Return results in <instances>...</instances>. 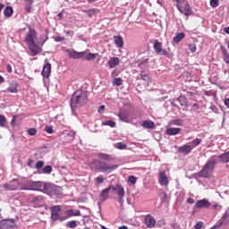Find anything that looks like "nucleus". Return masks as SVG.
<instances>
[{
	"label": "nucleus",
	"mask_w": 229,
	"mask_h": 229,
	"mask_svg": "<svg viewBox=\"0 0 229 229\" xmlns=\"http://www.w3.org/2000/svg\"><path fill=\"white\" fill-rule=\"evenodd\" d=\"M25 42L28 44L31 56H37V55L42 53V46H44V42L46 41H44L40 46L37 42V30L31 27H29V31L26 34Z\"/></svg>",
	"instance_id": "nucleus-1"
},
{
	"label": "nucleus",
	"mask_w": 229,
	"mask_h": 229,
	"mask_svg": "<svg viewBox=\"0 0 229 229\" xmlns=\"http://www.w3.org/2000/svg\"><path fill=\"white\" fill-rule=\"evenodd\" d=\"M89 101V97L87 96V92L80 89L75 91L71 98V107L72 110L78 106H83L87 105Z\"/></svg>",
	"instance_id": "nucleus-2"
},
{
	"label": "nucleus",
	"mask_w": 229,
	"mask_h": 229,
	"mask_svg": "<svg viewBox=\"0 0 229 229\" xmlns=\"http://www.w3.org/2000/svg\"><path fill=\"white\" fill-rule=\"evenodd\" d=\"M216 157H211L207 163L203 165L202 169L199 172V178H210L214 170L216 169Z\"/></svg>",
	"instance_id": "nucleus-3"
},
{
	"label": "nucleus",
	"mask_w": 229,
	"mask_h": 229,
	"mask_svg": "<svg viewBox=\"0 0 229 229\" xmlns=\"http://www.w3.org/2000/svg\"><path fill=\"white\" fill-rule=\"evenodd\" d=\"M91 167H94L98 173H113L119 167V165H109L106 161L94 160L91 163Z\"/></svg>",
	"instance_id": "nucleus-4"
},
{
	"label": "nucleus",
	"mask_w": 229,
	"mask_h": 229,
	"mask_svg": "<svg viewBox=\"0 0 229 229\" xmlns=\"http://www.w3.org/2000/svg\"><path fill=\"white\" fill-rule=\"evenodd\" d=\"M201 144V139L196 138L195 140L178 147V153H182V155H189L194 148H198Z\"/></svg>",
	"instance_id": "nucleus-5"
},
{
	"label": "nucleus",
	"mask_w": 229,
	"mask_h": 229,
	"mask_svg": "<svg viewBox=\"0 0 229 229\" xmlns=\"http://www.w3.org/2000/svg\"><path fill=\"white\" fill-rule=\"evenodd\" d=\"M46 185H47V183L42 182L40 181H28L25 184V187H27L28 191H44L46 192Z\"/></svg>",
	"instance_id": "nucleus-6"
},
{
	"label": "nucleus",
	"mask_w": 229,
	"mask_h": 229,
	"mask_svg": "<svg viewBox=\"0 0 229 229\" xmlns=\"http://www.w3.org/2000/svg\"><path fill=\"white\" fill-rule=\"evenodd\" d=\"M176 3V6L181 13H183V15H191L192 13V10H191V7L189 6V4L187 1L180 2V0H174Z\"/></svg>",
	"instance_id": "nucleus-7"
},
{
	"label": "nucleus",
	"mask_w": 229,
	"mask_h": 229,
	"mask_svg": "<svg viewBox=\"0 0 229 229\" xmlns=\"http://www.w3.org/2000/svg\"><path fill=\"white\" fill-rule=\"evenodd\" d=\"M112 191L115 192L118 196V202L123 205L124 203V196H126V191H124V187L121 184H116L115 186L111 185Z\"/></svg>",
	"instance_id": "nucleus-8"
},
{
	"label": "nucleus",
	"mask_w": 229,
	"mask_h": 229,
	"mask_svg": "<svg viewBox=\"0 0 229 229\" xmlns=\"http://www.w3.org/2000/svg\"><path fill=\"white\" fill-rule=\"evenodd\" d=\"M62 211V208L60 206H53L50 208L51 212V219L53 221H65L66 217L60 216V212Z\"/></svg>",
	"instance_id": "nucleus-9"
},
{
	"label": "nucleus",
	"mask_w": 229,
	"mask_h": 229,
	"mask_svg": "<svg viewBox=\"0 0 229 229\" xmlns=\"http://www.w3.org/2000/svg\"><path fill=\"white\" fill-rule=\"evenodd\" d=\"M46 191L45 192H51V194H54L56 196V198H61L62 196V187L56 186L55 184L47 183L45 185Z\"/></svg>",
	"instance_id": "nucleus-10"
},
{
	"label": "nucleus",
	"mask_w": 229,
	"mask_h": 229,
	"mask_svg": "<svg viewBox=\"0 0 229 229\" xmlns=\"http://www.w3.org/2000/svg\"><path fill=\"white\" fill-rule=\"evenodd\" d=\"M154 50L156 51L157 55H162L163 56L169 55V52L162 48V44L158 40L154 42Z\"/></svg>",
	"instance_id": "nucleus-11"
},
{
	"label": "nucleus",
	"mask_w": 229,
	"mask_h": 229,
	"mask_svg": "<svg viewBox=\"0 0 229 229\" xmlns=\"http://www.w3.org/2000/svg\"><path fill=\"white\" fill-rule=\"evenodd\" d=\"M14 225H15V220L13 219L0 220V229L13 228Z\"/></svg>",
	"instance_id": "nucleus-12"
},
{
	"label": "nucleus",
	"mask_w": 229,
	"mask_h": 229,
	"mask_svg": "<svg viewBox=\"0 0 229 229\" xmlns=\"http://www.w3.org/2000/svg\"><path fill=\"white\" fill-rule=\"evenodd\" d=\"M145 225L147 228H155V225H157V220L153 216L147 215L145 216Z\"/></svg>",
	"instance_id": "nucleus-13"
},
{
	"label": "nucleus",
	"mask_w": 229,
	"mask_h": 229,
	"mask_svg": "<svg viewBox=\"0 0 229 229\" xmlns=\"http://www.w3.org/2000/svg\"><path fill=\"white\" fill-rule=\"evenodd\" d=\"M210 202L207 199L198 200L195 204V208H210Z\"/></svg>",
	"instance_id": "nucleus-14"
},
{
	"label": "nucleus",
	"mask_w": 229,
	"mask_h": 229,
	"mask_svg": "<svg viewBox=\"0 0 229 229\" xmlns=\"http://www.w3.org/2000/svg\"><path fill=\"white\" fill-rule=\"evenodd\" d=\"M97 157H98L100 160H104L105 162H114V160H115L113 155L106 153H98L97 154Z\"/></svg>",
	"instance_id": "nucleus-15"
},
{
	"label": "nucleus",
	"mask_w": 229,
	"mask_h": 229,
	"mask_svg": "<svg viewBox=\"0 0 229 229\" xmlns=\"http://www.w3.org/2000/svg\"><path fill=\"white\" fill-rule=\"evenodd\" d=\"M68 55L70 58H74V59L83 58V56H85V51L76 52L75 50H68Z\"/></svg>",
	"instance_id": "nucleus-16"
},
{
	"label": "nucleus",
	"mask_w": 229,
	"mask_h": 229,
	"mask_svg": "<svg viewBox=\"0 0 229 229\" xmlns=\"http://www.w3.org/2000/svg\"><path fill=\"white\" fill-rule=\"evenodd\" d=\"M41 74H42L43 78H49V76H51V64L47 63L43 66Z\"/></svg>",
	"instance_id": "nucleus-17"
},
{
	"label": "nucleus",
	"mask_w": 229,
	"mask_h": 229,
	"mask_svg": "<svg viewBox=\"0 0 229 229\" xmlns=\"http://www.w3.org/2000/svg\"><path fill=\"white\" fill-rule=\"evenodd\" d=\"M159 183L162 186L169 185V179H167V175L165 174V172H161L159 174Z\"/></svg>",
	"instance_id": "nucleus-18"
},
{
	"label": "nucleus",
	"mask_w": 229,
	"mask_h": 229,
	"mask_svg": "<svg viewBox=\"0 0 229 229\" xmlns=\"http://www.w3.org/2000/svg\"><path fill=\"white\" fill-rule=\"evenodd\" d=\"M110 190H112V187L109 186L108 188L106 189H104L101 192H100V199L102 201H106V199H108L109 198V194H110Z\"/></svg>",
	"instance_id": "nucleus-19"
},
{
	"label": "nucleus",
	"mask_w": 229,
	"mask_h": 229,
	"mask_svg": "<svg viewBox=\"0 0 229 229\" xmlns=\"http://www.w3.org/2000/svg\"><path fill=\"white\" fill-rule=\"evenodd\" d=\"M141 126L147 130H153L155 129V122L151 120H145L143 121Z\"/></svg>",
	"instance_id": "nucleus-20"
},
{
	"label": "nucleus",
	"mask_w": 229,
	"mask_h": 229,
	"mask_svg": "<svg viewBox=\"0 0 229 229\" xmlns=\"http://www.w3.org/2000/svg\"><path fill=\"white\" fill-rule=\"evenodd\" d=\"M19 84L16 82H13L10 84V86L7 89V92H11L12 94H17L19 92Z\"/></svg>",
	"instance_id": "nucleus-21"
},
{
	"label": "nucleus",
	"mask_w": 229,
	"mask_h": 229,
	"mask_svg": "<svg viewBox=\"0 0 229 229\" xmlns=\"http://www.w3.org/2000/svg\"><path fill=\"white\" fill-rule=\"evenodd\" d=\"M220 49L222 51V55H223V60L224 62H225V64H229V52L226 49V47L221 46Z\"/></svg>",
	"instance_id": "nucleus-22"
},
{
	"label": "nucleus",
	"mask_w": 229,
	"mask_h": 229,
	"mask_svg": "<svg viewBox=\"0 0 229 229\" xmlns=\"http://www.w3.org/2000/svg\"><path fill=\"white\" fill-rule=\"evenodd\" d=\"M120 59L119 57H111L108 61V65L110 69H114V67H117L119 64Z\"/></svg>",
	"instance_id": "nucleus-23"
},
{
	"label": "nucleus",
	"mask_w": 229,
	"mask_h": 229,
	"mask_svg": "<svg viewBox=\"0 0 229 229\" xmlns=\"http://www.w3.org/2000/svg\"><path fill=\"white\" fill-rule=\"evenodd\" d=\"M53 173V166L51 165H47L43 167L41 170L38 171V174H51Z\"/></svg>",
	"instance_id": "nucleus-24"
},
{
	"label": "nucleus",
	"mask_w": 229,
	"mask_h": 229,
	"mask_svg": "<svg viewBox=\"0 0 229 229\" xmlns=\"http://www.w3.org/2000/svg\"><path fill=\"white\" fill-rule=\"evenodd\" d=\"M113 38L114 40V44H115V46H117V47H123L124 40H123V37L114 36Z\"/></svg>",
	"instance_id": "nucleus-25"
},
{
	"label": "nucleus",
	"mask_w": 229,
	"mask_h": 229,
	"mask_svg": "<svg viewBox=\"0 0 229 229\" xmlns=\"http://www.w3.org/2000/svg\"><path fill=\"white\" fill-rule=\"evenodd\" d=\"M182 131L181 128L171 127L166 130V135H178Z\"/></svg>",
	"instance_id": "nucleus-26"
},
{
	"label": "nucleus",
	"mask_w": 229,
	"mask_h": 229,
	"mask_svg": "<svg viewBox=\"0 0 229 229\" xmlns=\"http://www.w3.org/2000/svg\"><path fill=\"white\" fill-rule=\"evenodd\" d=\"M182 38H185V33H178L175 37L173 38V42L174 44H180Z\"/></svg>",
	"instance_id": "nucleus-27"
},
{
	"label": "nucleus",
	"mask_w": 229,
	"mask_h": 229,
	"mask_svg": "<svg viewBox=\"0 0 229 229\" xmlns=\"http://www.w3.org/2000/svg\"><path fill=\"white\" fill-rule=\"evenodd\" d=\"M99 55V54L96 53H89L86 55H84L82 58H84V60H87L88 62H92V60H96V58H98V56Z\"/></svg>",
	"instance_id": "nucleus-28"
},
{
	"label": "nucleus",
	"mask_w": 229,
	"mask_h": 229,
	"mask_svg": "<svg viewBox=\"0 0 229 229\" xmlns=\"http://www.w3.org/2000/svg\"><path fill=\"white\" fill-rule=\"evenodd\" d=\"M81 216V213L80 212V210H72V209H68L66 210V219L67 217H72V216Z\"/></svg>",
	"instance_id": "nucleus-29"
},
{
	"label": "nucleus",
	"mask_w": 229,
	"mask_h": 229,
	"mask_svg": "<svg viewBox=\"0 0 229 229\" xmlns=\"http://www.w3.org/2000/svg\"><path fill=\"white\" fill-rule=\"evenodd\" d=\"M218 158L223 164H228V162H229V151L219 155Z\"/></svg>",
	"instance_id": "nucleus-30"
},
{
	"label": "nucleus",
	"mask_w": 229,
	"mask_h": 229,
	"mask_svg": "<svg viewBox=\"0 0 229 229\" xmlns=\"http://www.w3.org/2000/svg\"><path fill=\"white\" fill-rule=\"evenodd\" d=\"M117 117H119L120 120H121L123 123H129V122H130V118L128 117V113L120 112V113L117 114Z\"/></svg>",
	"instance_id": "nucleus-31"
},
{
	"label": "nucleus",
	"mask_w": 229,
	"mask_h": 229,
	"mask_svg": "<svg viewBox=\"0 0 229 229\" xmlns=\"http://www.w3.org/2000/svg\"><path fill=\"white\" fill-rule=\"evenodd\" d=\"M100 10L98 8H93V9H89L85 11V13H87V15H89V17H92L93 15H96V13H99Z\"/></svg>",
	"instance_id": "nucleus-32"
},
{
	"label": "nucleus",
	"mask_w": 229,
	"mask_h": 229,
	"mask_svg": "<svg viewBox=\"0 0 229 229\" xmlns=\"http://www.w3.org/2000/svg\"><path fill=\"white\" fill-rule=\"evenodd\" d=\"M4 14V17H12V15H13V9L10 6L5 7Z\"/></svg>",
	"instance_id": "nucleus-33"
},
{
	"label": "nucleus",
	"mask_w": 229,
	"mask_h": 229,
	"mask_svg": "<svg viewBox=\"0 0 229 229\" xmlns=\"http://www.w3.org/2000/svg\"><path fill=\"white\" fill-rule=\"evenodd\" d=\"M33 4V0H25V11L30 13H31V5Z\"/></svg>",
	"instance_id": "nucleus-34"
},
{
	"label": "nucleus",
	"mask_w": 229,
	"mask_h": 229,
	"mask_svg": "<svg viewBox=\"0 0 229 229\" xmlns=\"http://www.w3.org/2000/svg\"><path fill=\"white\" fill-rule=\"evenodd\" d=\"M178 101L181 105V106H189V101L185 97H179Z\"/></svg>",
	"instance_id": "nucleus-35"
},
{
	"label": "nucleus",
	"mask_w": 229,
	"mask_h": 229,
	"mask_svg": "<svg viewBox=\"0 0 229 229\" xmlns=\"http://www.w3.org/2000/svg\"><path fill=\"white\" fill-rule=\"evenodd\" d=\"M117 124L115 122L109 120L107 122H102V126H110V128H115Z\"/></svg>",
	"instance_id": "nucleus-36"
},
{
	"label": "nucleus",
	"mask_w": 229,
	"mask_h": 229,
	"mask_svg": "<svg viewBox=\"0 0 229 229\" xmlns=\"http://www.w3.org/2000/svg\"><path fill=\"white\" fill-rule=\"evenodd\" d=\"M114 148H116V149H126V148H128V145H126V143L123 142H117L114 145Z\"/></svg>",
	"instance_id": "nucleus-37"
},
{
	"label": "nucleus",
	"mask_w": 229,
	"mask_h": 229,
	"mask_svg": "<svg viewBox=\"0 0 229 229\" xmlns=\"http://www.w3.org/2000/svg\"><path fill=\"white\" fill-rule=\"evenodd\" d=\"M6 126V117L3 114H0V127L4 128Z\"/></svg>",
	"instance_id": "nucleus-38"
},
{
	"label": "nucleus",
	"mask_w": 229,
	"mask_h": 229,
	"mask_svg": "<svg viewBox=\"0 0 229 229\" xmlns=\"http://www.w3.org/2000/svg\"><path fill=\"white\" fill-rule=\"evenodd\" d=\"M114 85H116V87H121L123 85V79L122 78H115L113 81Z\"/></svg>",
	"instance_id": "nucleus-39"
},
{
	"label": "nucleus",
	"mask_w": 229,
	"mask_h": 229,
	"mask_svg": "<svg viewBox=\"0 0 229 229\" xmlns=\"http://www.w3.org/2000/svg\"><path fill=\"white\" fill-rule=\"evenodd\" d=\"M11 184V191H17L19 189V182L13 181Z\"/></svg>",
	"instance_id": "nucleus-40"
},
{
	"label": "nucleus",
	"mask_w": 229,
	"mask_h": 229,
	"mask_svg": "<svg viewBox=\"0 0 229 229\" xmlns=\"http://www.w3.org/2000/svg\"><path fill=\"white\" fill-rule=\"evenodd\" d=\"M172 124H174V126H182L183 121H182V119H175L172 122Z\"/></svg>",
	"instance_id": "nucleus-41"
},
{
	"label": "nucleus",
	"mask_w": 229,
	"mask_h": 229,
	"mask_svg": "<svg viewBox=\"0 0 229 229\" xmlns=\"http://www.w3.org/2000/svg\"><path fill=\"white\" fill-rule=\"evenodd\" d=\"M66 226L68 228H76L78 226V224H76V221L72 220L67 223Z\"/></svg>",
	"instance_id": "nucleus-42"
},
{
	"label": "nucleus",
	"mask_w": 229,
	"mask_h": 229,
	"mask_svg": "<svg viewBox=\"0 0 229 229\" xmlns=\"http://www.w3.org/2000/svg\"><path fill=\"white\" fill-rule=\"evenodd\" d=\"M128 182H130V183H132V185H135L137 183V177H135L134 175H130L128 177Z\"/></svg>",
	"instance_id": "nucleus-43"
},
{
	"label": "nucleus",
	"mask_w": 229,
	"mask_h": 229,
	"mask_svg": "<svg viewBox=\"0 0 229 229\" xmlns=\"http://www.w3.org/2000/svg\"><path fill=\"white\" fill-rule=\"evenodd\" d=\"M95 182L98 183V185H101V183L105 182V178L103 177V175H99L95 179Z\"/></svg>",
	"instance_id": "nucleus-44"
},
{
	"label": "nucleus",
	"mask_w": 229,
	"mask_h": 229,
	"mask_svg": "<svg viewBox=\"0 0 229 229\" xmlns=\"http://www.w3.org/2000/svg\"><path fill=\"white\" fill-rule=\"evenodd\" d=\"M211 8H217L219 6V0H210Z\"/></svg>",
	"instance_id": "nucleus-45"
},
{
	"label": "nucleus",
	"mask_w": 229,
	"mask_h": 229,
	"mask_svg": "<svg viewBox=\"0 0 229 229\" xmlns=\"http://www.w3.org/2000/svg\"><path fill=\"white\" fill-rule=\"evenodd\" d=\"M44 167V161H38L35 165L36 169H42Z\"/></svg>",
	"instance_id": "nucleus-46"
},
{
	"label": "nucleus",
	"mask_w": 229,
	"mask_h": 229,
	"mask_svg": "<svg viewBox=\"0 0 229 229\" xmlns=\"http://www.w3.org/2000/svg\"><path fill=\"white\" fill-rule=\"evenodd\" d=\"M28 133H29L31 137H33V136L37 135V129H35V128H30V129L28 130Z\"/></svg>",
	"instance_id": "nucleus-47"
},
{
	"label": "nucleus",
	"mask_w": 229,
	"mask_h": 229,
	"mask_svg": "<svg viewBox=\"0 0 229 229\" xmlns=\"http://www.w3.org/2000/svg\"><path fill=\"white\" fill-rule=\"evenodd\" d=\"M188 47L191 53H196V44H189Z\"/></svg>",
	"instance_id": "nucleus-48"
},
{
	"label": "nucleus",
	"mask_w": 229,
	"mask_h": 229,
	"mask_svg": "<svg viewBox=\"0 0 229 229\" xmlns=\"http://www.w3.org/2000/svg\"><path fill=\"white\" fill-rule=\"evenodd\" d=\"M212 208L213 210H221L223 208V207L217 203H215L213 206H212Z\"/></svg>",
	"instance_id": "nucleus-49"
},
{
	"label": "nucleus",
	"mask_w": 229,
	"mask_h": 229,
	"mask_svg": "<svg viewBox=\"0 0 229 229\" xmlns=\"http://www.w3.org/2000/svg\"><path fill=\"white\" fill-rule=\"evenodd\" d=\"M45 131H47V133H55V131L53 130V127H49V126H47L45 128Z\"/></svg>",
	"instance_id": "nucleus-50"
},
{
	"label": "nucleus",
	"mask_w": 229,
	"mask_h": 229,
	"mask_svg": "<svg viewBox=\"0 0 229 229\" xmlns=\"http://www.w3.org/2000/svg\"><path fill=\"white\" fill-rule=\"evenodd\" d=\"M140 78L143 80V81H149V76H148L147 74H140Z\"/></svg>",
	"instance_id": "nucleus-51"
},
{
	"label": "nucleus",
	"mask_w": 229,
	"mask_h": 229,
	"mask_svg": "<svg viewBox=\"0 0 229 229\" xmlns=\"http://www.w3.org/2000/svg\"><path fill=\"white\" fill-rule=\"evenodd\" d=\"M161 197H162L161 202L165 203V201L167 200V194L162 193Z\"/></svg>",
	"instance_id": "nucleus-52"
},
{
	"label": "nucleus",
	"mask_w": 229,
	"mask_h": 229,
	"mask_svg": "<svg viewBox=\"0 0 229 229\" xmlns=\"http://www.w3.org/2000/svg\"><path fill=\"white\" fill-rule=\"evenodd\" d=\"M200 228H203V222H198L195 225V229H200Z\"/></svg>",
	"instance_id": "nucleus-53"
},
{
	"label": "nucleus",
	"mask_w": 229,
	"mask_h": 229,
	"mask_svg": "<svg viewBox=\"0 0 229 229\" xmlns=\"http://www.w3.org/2000/svg\"><path fill=\"white\" fill-rule=\"evenodd\" d=\"M65 40V38H63V37H60V36H57L55 38V42H64Z\"/></svg>",
	"instance_id": "nucleus-54"
},
{
	"label": "nucleus",
	"mask_w": 229,
	"mask_h": 229,
	"mask_svg": "<svg viewBox=\"0 0 229 229\" xmlns=\"http://www.w3.org/2000/svg\"><path fill=\"white\" fill-rule=\"evenodd\" d=\"M105 112V106H100L98 107V114H104Z\"/></svg>",
	"instance_id": "nucleus-55"
},
{
	"label": "nucleus",
	"mask_w": 229,
	"mask_h": 229,
	"mask_svg": "<svg viewBox=\"0 0 229 229\" xmlns=\"http://www.w3.org/2000/svg\"><path fill=\"white\" fill-rule=\"evenodd\" d=\"M4 187L6 189V191H12V186L10 183L4 184Z\"/></svg>",
	"instance_id": "nucleus-56"
},
{
	"label": "nucleus",
	"mask_w": 229,
	"mask_h": 229,
	"mask_svg": "<svg viewBox=\"0 0 229 229\" xmlns=\"http://www.w3.org/2000/svg\"><path fill=\"white\" fill-rule=\"evenodd\" d=\"M187 203H190V205L194 204V199H192V198L187 199Z\"/></svg>",
	"instance_id": "nucleus-57"
},
{
	"label": "nucleus",
	"mask_w": 229,
	"mask_h": 229,
	"mask_svg": "<svg viewBox=\"0 0 229 229\" xmlns=\"http://www.w3.org/2000/svg\"><path fill=\"white\" fill-rule=\"evenodd\" d=\"M227 217H229V213H225V214L222 216V220L225 221V219H227Z\"/></svg>",
	"instance_id": "nucleus-58"
},
{
	"label": "nucleus",
	"mask_w": 229,
	"mask_h": 229,
	"mask_svg": "<svg viewBox=\"0 0 229 229\" xmlns=\"http://www.w3.org/2000/svg\"><path fill=\"white\" fill-rule=\"evenodd\" d=\"M144 64H148V59H145L143 62H141V63L140 64V67H142V66L144 65Z\"/></svg>",
	"instance_id": "nucleus-59"
},
{
	"label": "nucleus",
	"mask_w": 229,
	"mask_h": 229,
	"mask_svg": "<svg viewBox=\"0 0 229 229\" xmlns=\"http://www.w3.org/2000/svg\"><path fill=\"white\" fill-rule=\"evenodd\" d=\"M225 106H227V108H229V98H226L225 100Z\"/></svg>",
	"instance_id": "nucleus-60"
},
{
	"label": "nucleus",
	"mask_w": 229,
	"mask_h": 229,
	"mask_svg": "<svg viewBox=\"0 0 229 229\" xmlns=\"http://www.w3.org/2000/svg\"><path fill=\"white\" fill-rule=\"evenodd\" d=\"M64 33H65L66 35H74V32H72V31H71V30H66V31H64Z\"/></svg>",
	"instance_id": "nucleus-61"
},
{
	"label": "nucleus",
	"mask_w": 229,
	"mask_h": 229,
	"mask_svg": "<svg viewBox=\"0 0 229 229\" xmlns=\"http://www.w3.org/2000/svg\"><path fill=\"white\" fill-rule=\"evenodd\" d=\"M225 33H226L227 35H229V27H226L224 29Z\"/></svg>",
	"instance_id": "nucleus-62"
},
{
	"label": "nucleus",
	"mask_w": 229,
	"mask_h": 229,
	"mask_svg": "<svg viewBox=\"0 0 229 229\" xmlns=\"http://www.w3.org/2000/svg\"><path fill=\"white\" fill-rule=\"evenodd\" d=\"M7 71L8 72H12V66L10 64L7 65Z\"/></svg>",
	"instance_id": "nucleus-63"
},
{
	"label": "nucleus",
	"mask_w": 229,
	"mask_h": 229,
	"mask_svg": "<svg viewBox=\"0 0 229 229\" xmlns=\"http://www.w3.org/2000/svg\"><path fill=\"white\" fill-rule=\"evenodd\" d=\"M119 229H128V226L123 225V226H120Z\"/></svg>",
	"instance_id": "nucleus-64"
}]
</instances>
